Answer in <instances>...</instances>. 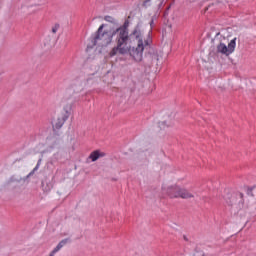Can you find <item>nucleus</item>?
Listing matches in <instances>:
<instances>
[{
    "mask_svg": "<svg viewBox=\"0 0 256 256\" xmlns=\"http://www.w3.org/2000/svg\"><path fill=\"white\" fill-rule=\"evenodd\" d=\"M236 47H237V38H234L228 43V45L223 42H220L216 46V51L217 53H219L220 55H223L224 57H229L230 55H233V53H235Z\"/></svg>",
    "mask_w": 256,
    "mask_h": 256,
    "instance_id": "3",
    "label": "nucleus"
},
{
    "mask_svg": "<svg viewBox=\"0 0 256 256\" xmlns=\"http://www.w3.org/2000/svg\"><path fill=\"white\" fill-rule=\"evenodd\" d=\"M105 21H110L111 23H113V17L111 16H105Z\"/></svg>",
    "mask_w": 256,
    "mask_h": 256,
    "instance_id": "9",
    "label": "nucleus"
},
{
    "mask_svg": "<svg viewBox=\"0 0 256 256\" xmlns=\"http://www.w3.org/2000/svg\"><path fill=\"white\" fill-rule=\"evenodd\" d=\"M161 57H163V54H161L158 51H154L152 54H150V58H151L152 62L154 63V65H158L159 59H161Z\"/></svg>",
    "mask_w": 256,
    "mask_h": 256,
    "instance_id": "7",
    "label": "nucleus"
},
{
    "mask_svg": "<svg viewBox=\"0 0 256 256\" xmlns=\"http://www.w3.org/2000/svg\"><path fill=\"white\" fill-rule=\"evenodd\" d=\"M158 127H159L160 131H167V129H169V127H173V124L167 120H164V121L159 122Z\"/></svg>",
    "mask_w": 256,
    "mask_h": 256,
    "instance_id": "8",
    "label": "nucleus"
},
{
    "mask_svg": "<svg viewBox=\"0 0 256 256\" xmlns=\"http://www.w3.org/2000/svg\"><path fill=\"white\" fill-rule=\"evenodd\" d=\"M226 203H227L228 205H233V201H231V199H226Z\"/></svg>",
    "mask_w": 256,
    "mask_h": 256,
    "instance_id": "10",
    "label": "nucleus"
},
{
    "mask_svg": "<svg viewBox=\"0 0 256 256\" xmlns=\"http://www.w3.org/2000/svg\"><path fill=\"white\" fill-rule=\"evenodd\" d=\"M52 33H57V29H56V28H53V29H52Z\"/></svg>",
    "mask_w": 256,
    "mask_h": 256,
    "instance_id": "12",
    "label": "nucleus"
},
{
    "mask_svg": "<svg viewBox=\"0 0 256 256\" xmlns=\"http://www.w3.org/2000/svg\"><path fill=\"white\" fill-rule=\"evenodd\" d=\"M116 35V46H114L109 52L110 57L115 55H128L136 61L143 60V51L145 47L149 45V40L143 39L141 30L136 28L131 35H129V29L126 26H120L114 28L110 24H102L94 38V45L98 49H109L110 45H113V37Z\"/></svg>",
    "mask_w": 256,
    "mask_h": 256,
    "instance_id": "1",
    "label": "nucleus"
},
{
    "mask_svg": "<svg viewBox=\"0 0 256 256\" xmlns=\"http://www.w3.org/2000/svg\"><path fill=\"white\" fill-rule=\"evenodd\" d=\"M193 256H204L203 253H196Z\"/></svg>",
    "mask_w": 256,
    "mask_h": 256,
    "instance_id": "11",
    "label": "nucleus"
},
{
    "mask_svg": "<svg viewBox=\"0 0 256 256\" xmlns=\"http://www.w3.org/2000/svg\"><path fill=\"white\" fill-rule=\"evenodd\" d=\"M245 203L243 202H239L238 204H235L234 206V212L237 213V215H240V217H243V215H245Z\"/></svg>",
    "mask_w": 256,
    "mask_h": 256,
    "instance_id": "6",
    "label": "nucleus"
},
{
    "mask_svg": "<svg viewBox=\"0 0 256 256\" xmlns=\"http://www.w3.org/2000/svg\"><path fill=\"white\" fill-rule=\"evenodd\" d=\"M67 243H69L68 239L61 240L60 243L50 252L49 256H55V254L59 253Z\"/></svg>",
    "mask_w": 256,
    "mask_h": 256,
    "instance_id": "4",
    "label": "nucleus"
},
{
    "mask_svg": "<svg viewBox=\"0 0 256 256\" xmlns=\"http://www.w3.org/2000/svg\"><path fill=\"white\" fill-rule=\"evenodd\" d=\"M101 157H105V152H102L101 150H95L91 152L89 155V159H91L92 162H95L98 159H101Z\"/></svg>",
    "mask_w": 256,
    "mask_h": 256,
    "instance_id": "5",
    "label": "nucleus"
},
{
    "mask_svg": "<svg viewBox=\"0 0 256 256\" xmlns=\"http://www.w3.org/2000/svg\"><path fill=\"white\" fill-rule=\"evenodd\" d=\"M161 189L170 199H193L195 197V193L179 184L164 183Z\"/></svg>",
    "mask_w": 256,
    "mask_h": 256,
    "instance_id": "2",
    "label": "nucleus"
}]
</instances>
